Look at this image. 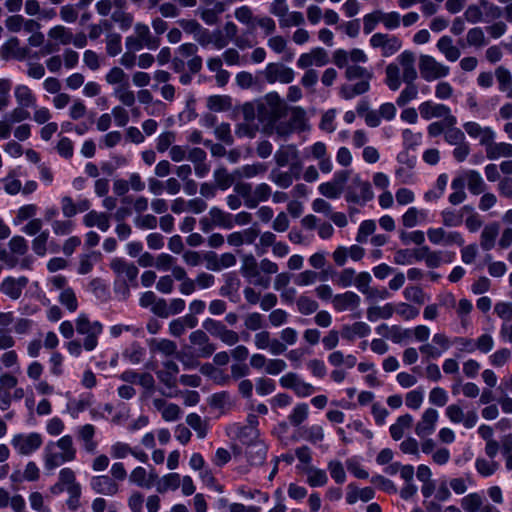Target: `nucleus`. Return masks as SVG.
Here are the masks:
<instances>
[{"label":"nucleus","mask_w":512,"mask_h":512,"mask_svg":"<svg viewBox=\"0 0 512 512\" xmlns=\"http://www.w3.org/2000/svg\"><path fill=\"white\" fill-rule=\"evenodd\" d=\"M345 78L348 81L359 80L356 84H344L340 88V95L344 99H352L369 91L373 72L357 64H350L345 69Z\"/></svg>","instance_id":"obj_1"},{"label":"nucleus","mask_w":512,"mask_h":512,"mask_svg":"<svg viewBox=\"0 0 512 512\" xmlns=\"http://www.w3.org/2000/svg\"><path fill=\"white\" fill-rule=\"evenodd\" d=\"M286 112L287 105L276 92L268 93L257 103V117L261 122L274 124L284 117Z\"/></svg>","instance_id":"obj_2"},{"label":"nucleus","mask_w":512,"mask_h":512,"mask_svg":"<svg viewBox=\"0 0 512 512\" xmlns=\"http://www.w3.org/2000/svg\"><path fill=\"white\" fill-rule=\"evenodd\" d=\"M75 330L78 334L85 335L83 348L86 351H92L98 345V337L102 333L103 326L98 321H91L86 314H80L75 321Z\"/></svg>","instance_id":"obj_3"},{"label":"nucleus","mask_w":512,"mask_h":512,"mask_svg":"<svg viewBox=\"0 0 512 512\" xmlns=\"http://www.w3.org/2000/svg\"><path fill=\"white\" fill-rule=\"evenodd\" d=\"M374 197L371 184L361 179L359 175H355L350 184L345 189V199L349 203L359 206L366 205Z\"/></svg>","instance_id":"obj_4"},{"label":"nucleus","mask_w":512,"mask_h":512,"mask_svg":"<svg viewBox=\"0 0 512 512\" xmlns=\"http://www.w3.org/2000/svg\"><path fill=\"white\" fill-rule=\"evenodd\" d=\"M202 328L210 336L219 339L222 343L233 346L239 342V334L229 329L222 321L206 318L202 322Z\"/></svg>","instance_id":"obj_5"},{"label":"nucleus","mask_w":512,"mask_h":512,"mask_svg":"<svg viewBox=\"0 0 512 512\" xmlns=\"http://www.w3.org/2000/svg\"><path fill=\"white\" fill-rule=\"evenodd\" d=\"M419 70L421 77L427 82L445 78L450 72L447 65L426 54L419 57Z\"/></svg>","instance_id":"obj_6"},{"label":"nucleus","mask_w":512,"mask_h":512,"mask_svg":"<svg viewBox=\"0 0 512 512\" xmlns=\"http://www.w3.org/2000/svg\"><path fill=\"white\" fill-rule=\"evenodd\" d=\"M110 268L115 273L117 278L124 283L126 290H129V287H137V276L139 270L137 266L132 262H127L122 258H114L110 262Z\"/></svg>","instance_id":"obj_7"},{"label":"nucleus","mask_w":512,"mask_h":512,"mask_svg":"<svg viewBox=\"0 0 512 512\" xmlns=\"http://www.w3.org/2000/svg\"><path fill=\"white\" fill-rule=\"evenodd\" d=\"M418 110L421 117L425 120H430L432 118H442V120H445V124L448 126H455L457 123V119L451 113V109L444 104L435 103L429 100L422 102L419 105Z\"/></svg>","instance_id":"obj_8"},{"label":"nucleus","mask_w":512,"mask_h":512,"mask_svg":"<svg viewBox=\"0 0 512 512\" xmlns=\"http://www.w3.org/2000/svg\"><path fill=\"white\" fill-rule=\"evenodd\" d=\"M263 75L265 80L270 84L275 82L289 84L295 77L293 69L281 63H269L265 67Z\"/></svg>","instance_id":"obj_9"},{"label":"nucleus","mask_w":512,"mask_h":512,"mask_svg":"<svg viewBox=\"0 0 512 512\" xmlns=\"http://www.w3.org/2000/svg\"><path fill=\"white\" fill-rule=\"evenodd\" d=\"M370 45L373 48H381L382 55L384 57H389L401 49L402 42L397 36L385 33H376L370 38Z\"/></svg>","instance_id":"obj_10"},{"label":"nucleus","mask_w":512,"mask_h":512,"mask_svg":"<svg viewBox=\"0 0 512 512\" xmlns=\"http://www.w3.org/2000/svg\"><path fill=\"white\" fill-rule=\"evenodd\" d=\"M445 415L448 417L450 422L454 424L462 423L463 426L467 429L473 428L478 421V415L476 411L470 410L465 413L463 408L458 403L447 406Z\"/></svg>","instance_id":"obj_11"},{"label":"nucleus","mask_w":512,"mask_h":512,"mask_svg":"<svg viewBox=\"0 0 512 512\" xmlns=\"http://www.w3.org/2000/svg\"><path fill=\"white\" fill-rule=\"evenodd\" d=\"M12 446L21 455H29L42 445V437L38 433L17 434L11 440Z\"/></svg>","instance_id":"obj_12"},{"label":"nucleus","mask_w":512,"mask_h":512,"mask_svg":"<svg viewBox=\"0 0 512 512\" xmlns=\"http://www.w3.org/2000/svg\"><path fill=\"white\" fill-rule=\"evenodd\" d=\"M427 237L429 241L434 245L443 244L445 246L456 244L463 246L464 239L462 235L457 231H445L443 228H429L427 230Z\"/></svg>","instance_id":"obj_13"},{"label":"nucleus","mask_w":512,"mask_h":512,"mask_svg":"<svg viewBox=\"0 0 512 512\" xmlns=\"http://www.w3.org/2000/svg\"><path fill=\"white\" fill-rule=\"evenodd\" d=\"M329 62L328 53L321 47H316L308 53H303L297 60V66L300 69H310L311 66L322 67Z\"/></svg>","instance_id":"obj_14"},{"label":"nucleus","mask_w":512,"mask_h":512,"mask_svg":"<svg viewBox=\"0 0 512 512\" xmlns=\"http://www.w3.org/2000/svg\"><path fill=\"white\" fill-rule=\"evenodd\" d=\"M189 341L192 345L198 347V356L208 358L216 351V345L210 341V338L204 329H197L190 333Z\"/></svg>","instance_id":"obj_15"},{"label":"nucleus","mask_w":512,"mask_h":512,"mask_svg":"<svg viewBox=\"0 0 512 512\" xmlns=\"http://www.w3.org/2000/svg\"><path fill=\"white\" fill-rule=\"evenodd\" d=\"M463 128L470 138L479 139L480 145L485 148L491 140H495L496 134L489 126L483 127L477 122L468 121L463 124Z\"/></svg>","instance_id":"obj_16"},{"label":"nucleus","mask_w":512,"mask_h":512,"mask_svg":"<svg viewBox=\"0 0 512 512\" xmlns=\"http://www.w3.org/2000/svg\"><path fill=\"white\" fill-rule=\"evenodd\" d=\"M28 282L29 280L25 276L18 278L9 276L2 280L0 284V291L10 299L17 300L21 297L23 290L28 285Z\"/></svg>","instance_id":"obj_17"},{"label":"nucleus","mask_w":512,"mask_h":512,"mask_svg":"<svg viewBox=\"0 0 512 512\" xmlns=\"http://www.w3.org/2000/svg\"><path fill=\"white\" fill-rule=\"evenodd\" d=\"M29 49L27 47H21L20 41L16 37L8 39L0 48V58L8 61L15 59L22 61L27 58Z\"/></svg>","instance_id":"obj_18"},{"label":"nucleus","mask_w":512,"mask_h":512,"mask_svg":"<svg viewBox=\"0 0 512 512\" xmlns=\"http://www.w3.org/2000/svg\"><path fill=\"white\" fill-rule=\"evenodd\" d=\"M416 56L410 50H405L397 57V65L400 67L402 80H416L418 73L415 66Z\"/></svg>","instance_id":"obj_19"},{"label":"nucleus","mask_w":512,"mask_h":512,"mask_svg":"<svg viewBox=\"0 0 512 512\" xmlns=\"http://www.w3.org/2000/svg\"><path fill=\"white\" fill-rule=\"evenodd\" d=\"M90 486L95 493L105 496H114L119 491V485L108 475L92 477Z\"/></svg>","instance_id":"obj_20"},{"label":"nucleus","mask_w":512,"mask_h":512,"mask_svg":"<svg viewBox=\"0 0 512 512\" xmlns=\"http://www.w3.org/2000/svg\"><path fill=\"white\" fill-rule=\"evenodd\" d=\"M438 417L439 414L437 410L434 408L426 409L415 426V433L421 438L432 434L435 430Z\"/></svg>","instance_id":"obj_21"},{"label":"nucleus","mask_w":512,"mask_h":512,"mask_svg":"<svg viewBox=\"0 0 512 512\" xmlns=\"http://www.w3.org/2000/svg\"><path fill=\"white\" fill-rule=\"evenodd\" d=\"M179 373V366L173 360H166L162 363V369L156 372L159 381L168 389L177 386V375Z\"/></svg>","instance_id":"obj_22"},{"label":"nucleus","mask_w":512,"mask_h":512,"mask_svg":"<svg viewBox=\"0 0 512 512\" xmlns=\"http://www.w3.org/2000/svg\"><path fill=\"white\" fill-rule=\"evenodd\" d=\"M360 302V297L352 291L337 294L332 298L333 307L339 312L355 310L359 307Z\"/></svg>","instance_id":"obj_23"},{"label":"nucleus","mask_w":512,"mask_h":512,"mask_svg":"<svg viewBox=\"0 0 512 512\" xmlns=\"http://www.w3.org/2000/svg\"><path fill=\"white\" fill-rule=\"evenodd\" d=\"M237 178L235 170L231 173L223 165L218 166L213 172L214 183L218 190L221 191H226L230 187L234 186Z\"/></svg>","instance_id":"obj_24"},{"label":"nucleus","mask_w":512,"mask_h":512,"mask_svg":"<svg viewBox=\"0 0 512 512\" xmlns=\"http://www.w3.org/2000/svg\"><path fill=\"white\" fill-rule=\"evenodd\" d=\"M436 47L449 62H456L461 56L460 49L454 45V41L450 36L445 35L439 38Z\"/></svg>","instance_id":"obj_25"},{"label":"nucleus","mask_w":512,"mask_h":512,"mask_svg":"<svg viewBox=\"0 0 512 512\" xmlns=\"http://www.w3.org/2000/svg\"><path fill=\"white\" fill-rule=\"evenodd\" d=\"M299 157V150L293 144L282 145L274 154L275 162L279 167L287 166Z\"/></svg>","instance_id":"obj_26"},{"label":"nucleus","mask_w":512,"mask_h":512,"mask_svg":"<svg viewBox=\"0 0 512 512\" xmlns=\"http://www.w3.org/2000/svg\"><path fill=\"white\" fill-rule=\"evenodd\" d=\"M245 453L251 465H261L265 461L267 447L262 441L255 440L247 445Z\"/></svg>","instance_id":"obj_27"},{"label":"nucleus","mask_w":512,"mask_h":512,"mask_svg":"<svg viewBox=\"0 0 512 512\" xmlns=\"http://www.w3.org/2000/svg\"><path fill=\"white\" fill-rule=\"evenodd\" d=\"M486 157L489 160H496L500 157L509 158L512 157V144L506 142L496 143L491 140L485 148Z\"/></svg>","instance_id":"obj_28"},{"label":"nucleus","mask_w":512,"mask_h":512,"mask_svg":"<svg viewBox=\"0 0 512 512\" xmlns=\"http://www.w3.org/2000/svg\"><path fill=\"white\" fill-rule=\"evenodd\" d=\"M371 328L365 322H355L351 325H344L341 335L348 341H353L356 337L363 338L369 335Z\"/></svg>","instance_id":"obj_29"},{"label":"nucleus","mask_w":512,"mask_h":512,"mask_svg":"<svg viewBox=\"0 0 512 512\" xmlns=\"http://www.w3.org/2000/svg\"><path fill=\"white\" fill-rule=\"evenodd\" d=\"M83 222L87 227H98L101 231L105 232L110 228V217L106 213L97 212L92 210L88 212L84 218Z\"/></svg>","instance_id":"obj_30"},{"label":"nucleus","mask_w":512,"mask_h":512,"mask_svg":"<svg viewBox=\"0 0 512 512\" xmlns=\"http://www.w3.org/2000/svg\"><path fill=\"white\" fill-rule=\"evenodd\" d=\"M499 229L500 226L497 222L489 223L483 228L480 236V245L483 250L489 251L494 247Z\"/></svg>","instance_id":"obj_31"},{"label":"nucleus","mask_w":512,"mask_h":512,"mask_svg":"<svg viewBox=\"0 0 512 512\" xmlns=\"http://www.w3.org/2000/svg\"><path fill=\"white\" fill-rule=\"evenodd\" d=\"M71 460L66 459L62 453H58L54 449V444H47L44 449V464L47 470H53L65 462Z\"/></svg>","instance_id":"obj_32"},{"label":"nucleus","mask_w":512,"mask_h":512,"mask_svg":"<svg viewBox=\"0 0 512 512\" xmlns=\"http://www.w3.org/2000/svg\"><path fill=\"white\" fill-rule=\"evenodd\" d=\"M209 217L215 226L224 229H231L233 227V215L217 206L210 208Z\"/></svg>","instance_id":"obj_33"},{"label":"nucleus","mask_w":512,"mask_h":512,"mask_svg":"<svg viewBox=\"0 0 512 512\" xmlns=\"http://www.w3.org/2000/svg\"><path fill=\"white\" fill-rule=\"evenodd\" d=\"M259 264L253 254H245L241 258L240 273L247 280L259 276Z\"/></svg>","instance_id":"obj_34"},{"label":"nucleus","mask_w":512,"mask_h":512,"mask_svg":"<svg viewBox=\"0 0 512 512\" xmlns=\"http://www.w3.org/2000/svg\"><path fill=\"white\" fill-rule=\"evenodd\" d=\"M400 67L396 63H390L385 68V84L391 91H397L402 84Z\"/></svg>","instance_id":"obj_35"},{"label":"nucleus","mask_w":512,"mask_h":512,"mask_svg":"<svg viewBox=\"0 0 512 512\" xmlns=\"http://www.w3.org/2000/svg\"><path fill=\"white\" fill-rule=\"evenodd\" d=\"M465 179L467 182L468 190L471 194L479 195L484 193L486 190V184L478 171L467 170L465 172Z\"/></svg>","instance_id":"obj_36"},{"label":"nucleus","mask_w":512,"mask_h":512,"mask_svg":"<svg viewBox=\"0 0 512 512\" xmlns=\"http://www.w3.org/2000/svg\"><path fill=\"white\" fill-rule=\"evenodd\" d=\"M149 347L152 352H159L166 357L172 356L177 352L176 343L169 339L153 338L149 341Z\"/></svg>","instance_id":"obj_37"},{"label":"nucleus","mask_w":512,"mask_h":512,"mask_svg":"<svg viewBox=\"0 0 512 512\" xmlns=\"http://www.w3.org/2000/svg\"><path fill=\"white\" fill-rule=\"evenodd\" d=\"M14 95L19 106L27 108L36 106V97L27 85H17Z\"/></svg>","instance_id":"obj_38"},{"label":"nucleus","mask_w":512,"mask_h":512,"mask_svg":"<svg viewBox=\"0 0 512 512\" xmlns=\"http://www.w3.org/2000/svg\"><path fill=\"white\" fill-rule=\"evenodd\" d=\"M234 192L244 200V204L248 208H256L257 207V201L252 198L253 196V189L252 185L248 182L243 181H237L235 182L234 186Z\"/></svg>","instance_id":"obj_39"},{"label":"nucleus","mask_w":512,"mask_h":512,"mask_svg":"<svg viewBox=\"0 0 512 512\" xmlns=\"http://www.w3.org/2000/svg\"><path fill=\"white\" fill-rule=\"evenodd\" d=\"M416 80H403L405 87L400 92L396 99V104L399 107H404L410 101L414 100L418 96V87L415 84Z\"/></svg>","instance_id":"obj_40"},{"label":"nucleus","mask_w":512,"mask_h":512,"mask_svg":"<svg viewBox=\"0 0 512 512\" xmlns=\"http://www.w3.org/2000/svg\"><path fill=\"white\" fill-rule=\"evenodd\" d=\"M113 95L126 107H132L136 103L135 93L131 90L129 83H123L115 87Z\"/></svg>","instance_id":"obj_41"},{"label":"nucleus","mask_w":512,"mask_h":512,"mask_svg":"<svg viewBox=\"0 0 512 512\" xmlns=\"http://www.w3.org/2000/svg\"><path fill=\"white\" fill-rule=\"evenodd\" d=\"M135 33L137 37L144 42L148 49H157L160 45V39L151 35L150 29L146 24L137 23L135 25Z\"/></svg>","instance_id":"obj_42"},{"label":"nucleus","mask_w":512,"mask_h":512,"mask_svg":"<svg viewBox=\"0 0 512 512\" xmlns=\"http://www.w3.org/2000/svg\"><path fill=\"white\" fill-rule=\"evenodd\" d=\"M267 171V166L264 163H253L244 165L235 169V174L239 179H251L263 175Z\"/></svg>","instance_id":"obj_43"},{"label":"nucleus","mask_w":512,"mask_h":512,"mask_svg":"<svg viewBox=\"0 0 512 512\" xmlns=\"http://www.w3.org/2000/svg\"><path fill=\"white\" fill-rule=\"evenodd\" d=\"M395 312V307L391 303H387L384 306H371L367 309V319L371 322H375L378 319H389Z\"/></svg>","instance_id":"obj_44"},{"label":"nucleus","mask_w":512,"mask_h":512,"mask_svg":"<svg viewBox=\"0 0 512 512\" xmlns=\"http://www.w3.org/2000/svg\"><path fill=\"white\" fill-rule=\"evenodd\" d=\"M413 424V417L409 414H404L397 418L396 423L390 426V434L394 440H400L406 429H409Z\"/></svg>","instance_id":"obj_45"},{"label":"nucleus","mask_w":512,"mask_h":512,"mask_svg":"<svg viewBox=\"0 0 512 512\" xmlns=\"http://www.w3.org/2000/svg\"><path fill=\"white\" fill-rule=\"evenodd\" d=\"M181 484V477L178 473H168L161 477L157 485V492L164 494L169 490H177Z\"/></svg>","instance_id":"obj_46"},{"label":"nucleus","mask_w":512,"mask_h":512,"mask_svg":"<svg viewBox=\"0 0 512 512\" xmlns=\"http://www.w3.org/2000/svg\"><path fill=\"white\" fill-rule=\"evenodd\" d=\"M48 444H54V449L59 448L66 459L73 461L76 457V449L73 446V440L70 435L61 437L56 442H49Z\"/></svg>","instance_id":"obj_47"},{"label":"nucleus","mask_w":512,"mask_h":512,"mask_svg":"<svg viewBox=\"0 0 512 512\" xmlns=\"http://www.w3.org/2000/svg\"><path fill=\"white\" fill-rule=\"evenodd\" d=\"M48 37L62 45H68L72 42L73 33L63 25H56L48 31Z\"/></svg>","instance_id":"obj_48"},{"label":"nucleus","mask_w":512,"mask_h":512,"mask_svg":"<svg viewBox=\"0 0 512 512\" xmlns=\"http://www.w3.org/2000/svg\"><path fill=\"white\" fill-rule=\"evenodd\" d=\"M95 435V427L92 424H86L79 428L78 437L84 442V447L88 452L96 449V442L93 441Z\"/></svg>","instance_id":"obj_49"},{"label":"nucleus","mask_w":512,"mask_h":512,"mask_svg":"<svg viewBox=\"0 0 512 512\" xmlns=\"http://www.w3.org/2000/svg\"><path fill=\"white\" fill-rule=\"evenodd\" d=\"M305 472L307 474V483L311 487L324 486L328 481L327 474L322 469H318L316 467H307Z\"/></svg>","instance_id":"obj_50"},{"label":"nucleus","mask_w":512,"mask_h":512,"mask_svg":"<svg viewBox=\"0 0 512 512\" xmlns=\"http://www.w3.org/2000/svg\"><path fill=\"white\" fill-rule=\"evenodd\" d=\"M59 481L68 493L81 489L79 483L76 482L74 471L70 468H63L59 472Z\"/></svg>","instance_id":"obj_51"},{"label":"nucleus","mask_w":512,"mask_h":512,"mask_svg":"<svg viewBox=\"0 0 512 512\" xmlns=\"http://www.w3.org/2000/svg\"><path fill=\"white\" fill-rule=\"evenodd\" d=\"M483 502L482 496L479 493L474 492L464 496L461 499L460 504L466 512H477L480 510Z\"/></svg>","instance_id":"obj_52"},{"label":"nucleus","mask_w":512,"mask_h":512,"mask_svg":"<svg viewBox=\"0 0 512 512\" xmlns=\"http://www.w3.org/2000/svg\"><path fill=\"white\" fill-rule=\"evenodd\" d=\"M466 42L470 47L480 48L487 44L484 31L481 27H473L466 34Z\"/></svg>","instance_id":"obj_53"},{"label":"nucleus","mask_w":512,"mask_h":512,"mask_svg":"<svg viewBox=\"0 0 512 512\" xmlns=\"http://www.w3.org/2000/svg\"><path fill=\"white\" fill-rule=\"evenodd\" d=\"M404 298L407 301L413 302L418 305L424 304L429 297L419 286H408L403 291Z\"/></svg>","instance_id":"obj_54"},{"label":"nucleus","mask_w":512,"mask_h":512,"mask_svg":"<svg viewBox=\"0 0 512 512\" xmlns=\"http://www.w3.org/2000/svg\"><path fill=\"white\" fill-rule=\"evenodd\" d=\"M106 53L111 56L115 57L119 55L122 51V37L119 33H109L106 35Z\"/></svg>","instance_id":"obj_55"},{"label":"nucleus","mask_w":512,"mask_h":512,"mask_svg":"<svg viewBox=\"0 0 512 512\" xmlns=\"http://www.w3.org/2000/svg\"><path fill=\"white\" fill-rule=\"evenodd\" d=\"M187 424L195 430L199 438H204L207 435L208 425L206 421H203L201 417L196 413H190L186 417Z\"/></svg>","instance_id":"obj_56"},{"label":"nucleus","mask_w":512,"mask_h":512,"mask_svg":"<svg viewBox=\"0 0 512 512\" xmlns=\"http://www.w3.org/2000/svg\"><path fill=\"white\" fill-rule=\"evenodd\" d=\"M269 179L282 189L290 187L293 183L292 174L287 171L273 169L269 174Z\"/></svg>","instance_id":"obj_57"},{"label":"nucleus","mask_w":512,"mask_h":512,"mask_svg":"<svg viewBox=\"0 0 512 512\" xmlns=\"http://www.w3.org/2000/svg\"><path fill=\"white\" fill-rule=\"evenodd\" d=\"M441 218L444 226L458 227L463 222V213L447 208L441 211Z\"/></svg>","instance_id":"obj_58"},{"label":"nucleus","mask_w":512,"mask_h":512,"mask_svg":"<svg viewBox=\"0 0 512 512\" xmlns=\"http://www.w3.org/2000/svg\"><path fill=\"white\" fill-rule=\"evenodd\" d=\"M309 414V407L305 403L298 404L294 407L291 414L288 416V420L291 425L299 426L303 423Z\"/></svg>","instance_id":"obj_59"},{"label":"nucleus","mask_w":512,"mask_h":512,"mask_svg":"<svg viewBox=\"0 0 512 512\" xmlns=\"http://www.w3.org/2000/svg\"><path fill=\"white\" fill-rule=\"evenodd\" d=\"M301 435L307 441L315 444L324 439V430L320 425H312L309 427H303L301 429Z\"/></svg>","instance_id":"obj_60"},{"label":"nucleus","mask_w":512,"mask_h":512,"mask_svg":"<svg viewBox=\"0 0 512 512\" xmlns=\"http://www.w3.org/2000/svg\"><path fill=\"white\" fill-rule=\"evenodd\" d=\"M297 309L302 315H310L317 311L318 303L308 296H300L296 301Z\"/></svg>","instance_id":"obj_61"},{"label":"nucleus","mask_w":512,"mask_h":512,"mask_svg":"<svg viewBox=\"0 0 512 512\" xmlns=\"http://www.w3.org/2000/svg\"><path fill=\"white\" fill-rule=\"evenodd\" d=\"M499 467V464L495 461H489L484 458H477L475 461V468L477 472L484 476L488 477L493 475Z\"/></svg>","instance_id":"obj_62"},{"label":"nucleus","mask_w":512,"mask_h":512,"mask_svg":"<svg viewBox=\"0 0 512 512\" xmlns=\"http://www.w3.org/2000/svg\"><path fill=\"white\" fill-rule=\"evenodd\" d=\"M426 213L418 210L416 207H410L402 216L404 227L412 228L417 225L419 218H425Z\"/></svg>","instance_id":"obj_63"},{"label":"nucleus","mask_w":512,"mask_h":512,"mask_svg":"<svg viewBox=\"0 0 512 512\" xmlns=\"http://www.w3.org/2000/svg\"><path fill=\"white\" fill-rule=\"evenodd\" d=\"M495 77L501 92L506 91L507 88L512 85V75L510 71L503 66H499L495 69Z\"/></svg>","instance_id":"obj_64"}]
</instances>
